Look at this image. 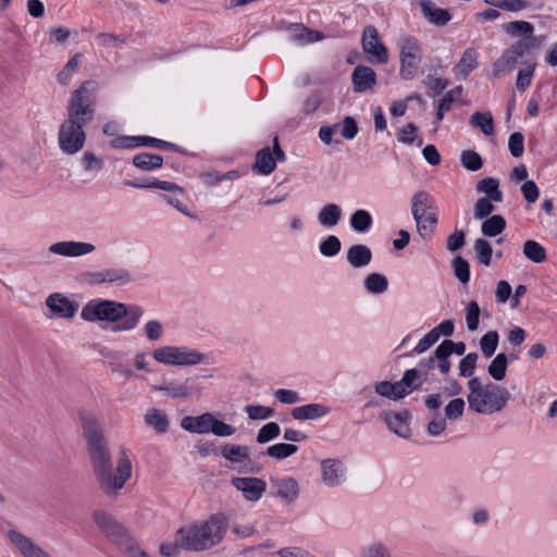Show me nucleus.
Instances as JSON below:
<instances>
[{
  "mask_svg": "<svg viewBox=\"0 0 557 557\" xmlns=\"http://www.w3.org/2000/svg\"><path fill=\"white\" fill-rule=\"evenodd\" d=\"M79 420L87 443L92 472L99 488L109 498H115L119 491L124 487L126 481L132 476V462L126 451L122 449L119 453L116 467L113 471L110 449L99 420L94 414H82Z\"/></svg>",
  "mask_w": 557,
  "mask_h": 557,
  "instance_id": "f257e3e1",
  "label": "nucleus"
},
{
  "mask_svg": "<svg viewBox=\"0 0 557 557\" xmlns=\"http://www.w3.org/2000/svg\"><path fill=\"white\" fill-rule=\"evenodd\" d=\"M96 88L95 82L86 81L73 92L69 107L70 116L60 127L59 139H85L83 126L92 119Z\"/></svg>",
  "mask_w": 557,
  "mask_h": 557,
  "instance_id": "f03ea898",
  "label": "nucleus"
},
{
  "mask_svg": "<svg viewBox=\"0 0 557 557\" xmlns=\"http://www.w3.org/2000/svg\"><path fill=\"white\" fill-rule=\"evenodd\" d=\"M143 310L138 306L127 308L122 302L113 300H91L87 302L81 312L83 320L87 322L108 321L115 323L112 327L113 331H129L133 330Z\"/></svg>",
  "mask_w": 557,
  "mask_h": 557,
  "instance_id": "7ed1b4c3",
  "label": "nucleus"
},
{
  "mask_svg": "<svg viewBox=\"0 0 557 557\" xmlns=\"http://www.w3.org/2000/svg\"><path fill=\"white\" fill-rule=\"evenodd\" d=\"M180 530V542L184 550L203 552L218 545L224 536L223 518L212 516L202 522L190 523Z\"/></svg>",
  "mask_w": 557,
  "mask_h": 557,
  "instance_id": "20e7f679",
  "label": "nucleus"
},
{
  "mask_svg": "<svg viewBox=\"0 0 557 557\" xmlns=\"http://www.w3.org/2000/svg\"><path fill=\"white\" fill-rule=\"evenodd\" d=\"M468 388L469 408L481 414L499 412L510 399L507 388L495 383L483 385L479 377H472L468 382Z\"/></svg>",
  "mask_w": 557,
  "mask_h": 557,
  "instance_id": "39448f33",
  "label": "nucleus"
},
{
  "mask_svg": "<svg viewBox=\"0 0 557 557\" xmlns=\"http://www.w3.org/2000/svg\"><path fill=\"white\" fill-rule=\"evenodd\" d=\"M92 520L111 542L116 544L129 557H150L141 550L136 543L128 536L125 528L109 512L96 510L92 512Z\"/></svg>",
  "mask_w": 557,
  "mask_h": 557,
  "instance_id": "423d86ee",
  "label": "nucleus"
},
{
  "mask_svg": "<svg viewBox=\"0 0 557 557\" xmlns=\"http://www.w3.org/2000/svg\"><path fill=\"white\" fill-rule=\"evenodd\" d=\"M411 210L420 236L430 240L437 224L434 199L425 191H418L412 197Z\"/></svg>",
  "mask_w": 557,
  "mask_h": 557,
  "instance_id": "0eeeda50",
  "label": "nucleus"
},
{
  "mask_svg": "<svg viewBox=\"0 0 557 557\" xmlns=\"http://www.w3.org/2000/svg\"><path fill=\"white\" fill-rule=\"evenodd\" d=\"M152 357L161 363L172 366H194L203 360V355L185 347L164 346L153 350Z\"/></svg>",
  "mask_w": 557,
  "mask_h": 557,
  "instance_id": "6e6552de",
  "label": "nucleus"
},
{
  "mask_svg": "<svg viewBox=\"0 0 557 557\" xmlns=\"http://www.w3.org/2000/svg\"><path fill=\"white\" fill-rule=\"evenodd\" d=\"M420 59L419 41L411 36L403 37L400 41V76L411 79L417 72Z\"/></svg>",
  "mask_w": 557,
  "mask_h": 557,
  "instance_id": "1a4fd4ad",
  "label": "nucleus"
},
{
  "mask_svg": "<svg viewBox=\"0 0 557 557\" xmlns=\"http://www.w3.org/2000/svg\"><path fill=\"white\" fill-rule=\"evenodd\" d=\"M531 49L527 48L524 41H516L508 47L502 55L493 63V76L499 78L511 72L520 58H523Z\"/></svg>",
  "mask_w": 557,
  "mask_h": 557,
  "instance_id": "9d476101",
  "label": "nucleus"
},
{
  "mask_svg": "<svg viewBox=\"0 0 557 557\" xmlns=\"http://www.w3.org/2000/svg\"><path fill=\"white\" fill-rule=\"evenodd\" d=\"M361 45L371 62L384 64L388 61L387 49L383 45L379 32L373 25H368L363 28Z\"/></svg>",
  "mask_w": 557,
  "mask_h": 557,
  "instance_id": "9b49d317",
  "label": "nucleus"
},
{
  "mask_svg": "<svg viewBox=\"0 0 557 557\" xmlns=\"http://www.w3.org/2000/svg\"><path fill=\"white\" fill-rule=\"evenodd\" d=\"M506 34L511 37H522L518 41H524L528 49H539L544 40L543 36H534V27L527 21H512L503 26Z\"/></svg>",
  "mask_w": 557,
  "mask_h": 557,
  "instance_id": "f8f14e48",
  "label": "nucleus"
},
{
  "mask_svg": "<svg viewBox=\"0 0 557 557\" xmlns=\"http://www.w3.org/2000/svg\"><path fill=\"white\" fill-rule=\"evenodd\" d=\"M231 483L248 502H258L267 490L265 481L256 476L233 478Z\"/></svg>",
  "mask_w": 557,
  "mask_h": 557,
  "instance_id": "ddd939ff",
  "label": "nucleus"
},
{
  "mask_svg": "<svg viewBox=\"0 0 557 557\" xmlns=\"http://www.w3.org/2000/svg\"><path fill=\"white\" fill-rule=\"evenodd\" d=\"M8 539L23 557H51L30 537L26 536L17 530L10 529L8 531Z\"/></svg>",
  "mask_w": 557,
  "mask_h": 557,
  "instance_id": "4468645a",
  "label": "nucleus"
},
{
  "mask_svg": "<svg viewBox=\"0 0 557 557\" xmlns=\"http://www.w3.org/2000/svg\"><path fill=\"white\" fill-rule=\"evenodd\" d=\"M46 306L54 318L71 320L78 310V304L70 300L61 293H54L47 297Z\"/></svg>",
  "mask_w": 557,
  "mask_h": 557,
  "instance_id": "2eb2a0df",
  "label": "nucleus"
},
{
  "mask_svg": "<svg viewBox=\"0 0 557 557\" xmlns=\"http://www.w3.org/2000/svg\"><path fill=\"white\" fill-rule=\"evenodd\" d=\"M284 159L285 154L280 147L278 141H273V151L269 147L258 151L253 169L261 174L268 175L275 169L276 160L283 161Z\"/></svg>",
  "mask_w": 557,
  "mask_h": 557,
  "instance_id": "dca6fc26",
  "label": "nucleus"
},
{
  "mask_svg": "<svg viewBox=\"0 0 557 557\" xmlns=\"http://www.w3.org/2000/svg\"><path fill=\"white\" fill-rule=\"evenodd\" d=\"M271 494L285 504L294 503L299 495V485L294 478H270Z\"/></svg>",
  "mask_w": 557,
  "mask_h": 557,
  "instance_id": "f3484780",
  "label": "nucleus"
},
{
  "mask_svg": "<svg viewBox=\"0 0 557 557\" xmlns=\"http://www.w3.org/2000/svg\"><path fill=\"white\" fill-rule=\"evenodd\" d=\"M419 7L421 9L422 16L430 23L438 27H443L448 24L451 20V14L448 10L438 8L431 0H420Z\"/></svg>",
  "mask_w": 557,
  "mask_h": 557,
  "instance_id": "a211bd4d",
  "label": "nucleus"
},
{
  "mask_svg": "<svg viewBox=\"0 0 557 557\" xmlns=\"http://www.w3.org/2000/svg\"><path fill=\"white\" fill-rule=\"evenodd\" d=\"M95 250V246L81 242H59L49 247V251L65 257H79L90 253Z\"/></svg>",
  "mask_w": 557,
  "mask_h": 557,
  "instance_id": "6ab92c4d",
  "label": "nucleus"
},
{
  "mask_svg": "<svg viewBox=\"0 0 557 557\" xmlns=\"http://www.w3.org/2000/svg\"><path fill=\"white\" fill-rule=\"evenodd\" d=\"M89 282L94 284L102 283H128L132 281L131 273L125 269H104L88 274Z\"/></svg>",
  "mask_w": 557,
  "mask_h": 557,
  "instance_id": "aec40b11",
  "label": "nucleus"
},
{
  "mask_svg": "<svg viewBox=\"0 0 557 557\" xmlns=\"http://www.w3.org/2000/svg\"><path fill=\"white\" fill-rule=\"evenodd\" d=\"M351 79L354 84V90L356 92H363L372 89L375 86L376 74L369 66L358 65L354 69Z\"/></svg>",
  "mask_w": 557,
  "mask_h": 557,
  "instance_id": "412c9836",
  "label": "nucleus"
},
{
  "mask_svg": "<svg viewBox=\"0 0 557 557\" xmlns=\"http://www.w3.org/2000/svg\"><path fill=\"white\" fill-rule=\"evenodd\" d=\"M188 382L189 380H186L183 384L170 382L162 386H153V389L164 392L172 398H189L200 394V388L189 385Z\"/></svg>",
  "mask_w": 557,
  "mask_h": 557,
  "instance_id": "4be33fe9",
  "label": "nucleus"
},
{
  "mask_svg": "<svg viewBox=\"0 0 557 557\" xmlns=\"http://www.w3.org/2000/svg\"><path fill=\"white\" fill-rule=\"evenodd\" d=\"M213 414L206 412L198 417L186 416L182 419L181 426L191 433L203 434L210 432Z\"/></svg>",
  "mask_w": 557,
  "mask_h": 557,
  "instance_id": "5701e85b",
  "label": "nucleus"
},
{
  "mask_svg": "<svg viewBox=\"0 0 557 557\" xmlns=\"http://www.w3.org/2000/svg\"><path fill=\"white\" fill-rule=\"evenodd\" d=\"M322 480L327 486H335L341 483L343 465L336 459H325L321 462Z\"/></svg>",
  "mask_w": 557,
  "mask_h": 557,
  "instance_id": "b1692460",
  "label": "nucleus"
},
{
  "mask_svg": "<svg viewBox=\"0 0 557 557\" xmlns=\"http://www.w3.org/2000/svg\"><path fill=\"white\" fill-rule=\"evenodd\" d=\"M410 414L407 410L396 413H385L384 420L391 431L399 436L407 437L409 434V428L407 420Z\"/></svg>",
  "mask_w": 557,
  "mask_h": 557,
  "instance_id": "393cba45",
  "label": "nucleus"
},
{
  "mask_svg": "<svg viewBox=\"0 0 557 557\" xmlns=\"http://www.w3.org/2000/svg\"><path fill=\"white\" fill-rule=\"evenodd\" d=\"M111 145L115 149L121 148H136L139 146H150L157 149H166L178 152H186L185 149L181 148L173 141H111Z\"/></svg>",
  "mask_w": 557,
  "mask_h": 557,
  "instance_id": "a878e982",
  "label": "nucleus"
},
{
  "mask_svg": "<svg viewBox=\"0 0 557 557\" xmlns=\"http://www.w3.org/2000/svg\"><path fill=\"white\" fill-rule=\"evenodd\" d=\"M372 252L364 245H352L347 251V260L354 268H361L370 263Z\"/></svg>",
  "mask_w": 557,
  "mask_h": 557,
  "instance_id": "bb28decb",
  "label": "nucleus"
},
{
  "mask_svg": "<svg viewBox=\"0 0 557 557\" xmlns=\"http://www.w3.org/2000/svg\"><path fill=\"white\" fill-rule=\"evenodd\" d=\"M327 409L320 404H309L296 407L292 410V416L296 420H314L327 413Z\"/></svg>",
  "mask_w": 557,
  "mask_h": 557,
  "instance_id": "cd10ccee",
  "label": "nucleus"
},
{
  "mask_svg": "<svg viewBox=\"0 0 557 557\" xmlns=\"http://www.w3.org/2000/svg\"><path fill=\"white\" fill-rule=\"evenodd\" d=\"M473 128H480L486 137L494 134V122L491 112H474L469 120Z\"/></svg>",
  "mask_w": 557,
  "mask_h": 557,
  "instance_id": "c85d7f7f",
  "label": "nucleus"
},
{
  "mask_svg": "<svg viewBox=\"0 0 557 557\" xmlns=\"http://www.w3.org/2000/svg\"><path fill=\"white\" fill-rule=\"evenodd\" d=\"M145 423L158 433H165L169 429V419L166 413L159 409H149L144 417Z\"/></svg>",
  "mask_w": 557,
  "mask_h": 557,
  "instance_id": "c756f323",
  "label": "nucleus"
},
{
  "mask_svg": "<svg viewBox=\"0 0 557 557\" xmlns=\"http://www.w3.org/2000/svg\"><path fill=\"white\" fill-rule=\"evenodd\" d=\"M476 190L486 194L487 199L495 202L503 200V194L499 190V182L496 178L486 177L481 180L476 185Z\"/></svg>",
  "mask_w": 557,
  "mask_h": 557,
  "instance_id": "7c9ffc66",
  "label": "nucleus"
},
{
  "mask_svg": "<svg viewBox=\"0 0 557 557\" xmlns=\"http://www.w3.org/2000/svg\"><path fill=\"white\" fill-rule=\"evenodd\" d=\"M342 218V210L335 203L324 206L318 215L321 225L326 227L335 226Z\"/></svg>",
  "mask_w": 557,
  "mask_h": 557,
  "instance_id": "2f4dec72",
  "label": "nucleus"
},
{
  "mask_svg": "<svg viewBox=\"0 0 557 557\" xmlns=\"http://www.w3.org/2000/svg\"><path fill=\"white\" fill-rule=\"evenodd\" d=\"M163 159L158 154L139 153L133 158V164L141 170L151 171L162 166Z\"/></svg>",
  "mask_w": 557,
  "mask_h": 557,
  "instance_id": "473e14b6",
  "label": "nucleus"
},
{
  "mask_svg": "<svg viewBox=\"0 0 557 557\" xmlns=\"http://www.w3.org/2000/svg\"><path fill=\"white\" fill-rule=\"evenodd\" d=\"M523 255L535 263H542L547 259L545 248L537 242L529 239L523 245Z\"/></svg>",
  "mask_w": 557,
  "mask_h": 557,
  "instance_id": "72a5a7b5",
  "label": "nucleus"
},
{
  "mask_svg": "<svg viewBox=\"0 0 557 557\" xmlns=\"http://www.w3.org/2000/svg\"><path fill=\"white\" fill-rule=\"evenodd\" d=\"M221 455L232 462H242L249 457V448L245 445H230L222 447Z\"/></svg>",
  "mask_w": 557,
  "mask_h": 557,
  "instance_id": "f704fd0d",
  "label": "nucleus"
},
{
  "mask_svg": "<svg viewBox=\"0 0 557 557\" xmlns=\"http://www.w3.org/2000/svg\"><path fill=\"white\" fill-rule=\"evenodd\" d=\"M508 358L504 352H500L492 360L487 368V372L495 381H502L506 376Z\"/></svg>",
  "mask_w": 557,
  "mask_h": 557,
  "instance_id": "c9c22d12",
  "label": "nucleus"
},
{
  "mask_svg": "<svg viewBox=\"0 0 557 557\" xmlns=\"http://www.w3.org/2000/svg\"><path fill=\"white\" fill-rule=\"evenodd\" d=\"M506 227V221L502 215H492L482 223V233L485 236L494 237L499 235Z\"/></svg>",
  "mask_w": 557,
  "mask_h": 557,
  "instance_id": "e433bc0d",
  "label": "nucleus"
},
{
  "mask_svg": "<svg viewBox=\"0 0 557 557\" xmlns=\"http://www.w3.org/2000/svg\"><path fill=\"white\" fill-rule=\"evenodd\" d=\"M478 66V53L475 49L468 48L463 51L461 59L457 64V69L463 76H467Z\"/></svg>",
  "mask_w": 557,
  "mask_h": 557,
  "instance_id": "4c0bfd02",
  "label": "nucleus"
},
{
  "mask_svg": "<svg viewBox=\"0 0 557 557\" xmlns=\"http://www.w3.org/2000/svg\"><path fill=\"white\" fill-rule=\"evenodd\" d=\"M364 286L369 293L382 294L387 289V278L379 273H371L364 280Z\"/></svg>",
  "mask_w": 557,
  "mask_h": 557,
  "instance_id": "58836bf2",
  "label": "nucleus"
},
{
  "mask_svg": "<svg viewBox=\"0 0 557 557\" xmlns=\"http://www.w3.org/2000/svg\"><path fill=\"white\" fill-rule=\"evenodd\" d=\"M298 450L294 444L278 443L267 448L265 454L276 460L285 459Z\"/></svg>",
  "mask_w": 557,
  "mask_h": 557,
  "instance_id": "ea45409f",
  "label": "nucleus"
},
{
  "mask_svg": "<svg viewBox=\"0 0 557 557\" xmlns=\"http://www.w3.org/2000/svg\"><path fill=\"white\" fill-rule=\"evenodd\" d=\"M499 336L496 331H490L480 339V348L486 358L492 357L498 346Z\"/></svg>",
  "mask_w": 557,
  "mask_h": 557,
  "instance_id": "a19ab883",
  "label": "nucleus"
},
{
  "mask_svg": "<svg viewBox=\"0 0 557 557\" xmlns=\"http://www.w3.org/2000/svg\"><path fill=\"white\" fill-rule=\"evenodd\" d=\"M460 161L463 168L468 171H479L483 165L481 156L474 150H463L460 154Z\"/></svg>",
  "mask_w": 557,
  "mask_h": 557,
  "instance_id": "79ce46f5",
  "label": "nucleus"
},
{
  "mask_svg": "<svg viewBox=\"0 0 557 557\" xmlns=\"http://www.w3.org/2000/svg\"><path fill=\"white\" fill-rule=\"evenodd\" d=\"M372 224L371 214L366 210H357L351 214L350 225L357 232H366Z\"/></svg>",
  "mask_w": 557,
  "mask_h": 557,
  "instance_id": "37998d69",
  "label": "nucleus"
},
{
  "mask_svg": "<svg viewBox=\"0 0 557 557\" xmlns=\"http://www.w3.org/2000/svg\"><path fill=\"white\" fill-rule=\"evenodd\" d=\"M474 250L478 261L483 265H490L492 260L493 249L491 244L483 238H479L474 243Z\"/></svg>",
  "mask_w": 557,
  "mask_h": 557,
  "instance_id": "c03bdc74",
  "label": "nucleus"
},
{
  "mask_svg": "<svg viewBox=\"0 0 557 557\" xmlns=\"http://www.w3.org/2000/svg\"><path fill=\"white\" fill-rule=\"evenodd\" d=\"M481 309L479 304L471 300L466 307V322L470 332H474L479 327Z\"/></svg>",
  "mask_w": 557,
  "mask_h": 557,
  "instance_id": "a18cd8bd",
  "label": "nucleus"
},
{
  "mask_svg": "<svg viewBox=\"0 0 557 557\" xmlns=\"http://www.w3.org/2000/svg\"><path fill=\"white\" fill-rule=\"evenodd\" d=\"M281 433V428L276 422H269L264 424L257 434V442L265 444L276 438Z\"/></svg>",
  "mask_w": 557,
  "mask_h": 557,
  "instance_id": "49530a36",
  "label": "nucleus"
},
{
  "mask_svg": "<svg viewBox=\"0 0 557 557\" xmlns=\"http://www.w3.org/2000/svg\"><path fill=\"white\" fill-rule=\"evenodd\" d=\"M527 63L528 67L524 70H520L517 76L516 86L520 91L527 90V88L531 85L532 76L536 66V63L534 61Z\"/></svg>",
  "mask_w": 557,
  "mask_h": 557,
  "instance_id": "de8ad7c7",
  "label": "nucleus"
},
{
  "mask_svg": "<svg viewBox=\"0 0 557 557\" xmlns=\"http://www.w3.org/2000/svg\"><path fill=\"white\" fill-rule=\"evenodd\" d=\"M160 554L164 557H175L183 549V545L180 542V530L176 531L173 542H164L160 545Z\"/></svg>",
  "mask_w": 557,
  "mask_h": 557,
  "instance_id": "09e8293b",
  "label": "nucleus"
},
{
  "mask_svg": "<svg viewBox=\"0 0 557 557\" xmlns=\"http://www.w3.org/2000/svg\"><path fill=\"white\" fill-rule=\"evenodd\" d=\"M453 265L457 278L463 284L468 283L470 280V270L468 261L462 257L458 256L454 259Z\"/></svg>",
  "mask_w": 557,
  "mask_h": 557,
  "instance_id": "8fccbe9b",
  "label": "nucleus"
},
{
  "mask_svg": "<svg viewBox=\"0 0 557 557\" xmlns=\"http://www.w3.org/2000/svg\"><path fill=\"white\" fill-rule=\"evenodd\" d=\"M341 240L335 235H330L320 244V252L325 257H333L341 250Z\"/></svg>",
  "mask_w": 557,
  "mask_h": 557,
  "instance_id": "3c124183",
  "label": "nucleus"
},
{
  "mask_svg": "<svg viewBox=\"0 0 557 557\" xmlns=\"http://www.w3.org/2000/svg\"><path fill=\"white\" fill-rule=\"evenodd\" d=\"M465 410V400L462 398H454L445 406V416L449 420H458Z\"/></svg>",
  "mask_w": 557,
  "mask_h": 557,
  "instance_id": "603ef678",
  "label": "nucleus"
},
{
  "mask_svg": "<svg viewBox=\"0 0 557 557\" xmlns=\"http://www.w3.org/2000/svg\"><path fill=\"white\" fill-rule=\"evenodd\" d=\"M121 126L116 122H109L103 127V134L109 137H117V139H156L151 136H125L120 133Z\"/></svg>",
  "mask_w": 557,
  "mask_h": 557,
  "instance_id": "864d4df0",
  "label": "nucleus"
},
{
  "mask_svg": "<svg viewBox=\"0 0 557 557\" xmlns=\"http://www.w3.org/2000/svg\"><path fill=\"white\" fill-rule=\"evenodd\" d=\"M478 354L470 352L466 355L459 362L460 375L469 377L473 374L476 367Z\"/></svg>",
  "mask_w": 557,
  "mask_h": 557,
  "instance_id": "5fc2aeb1",
  "label": "nucleus"
},
{
  "mask_svg": "<svg viewBox=\"0 0 557 557\" xmlns=\"http://www.w3.org/2000/svg\"><path fill=\"white\" fill-rule=\"evenodd\" d=\"M246 412L251 420H265L273 416V409L261 405H248Z\"/></svg>",
  "mask_w": 557,
  "mask_h": 557,
  "instance_id": "6e6d98bb",
  "label": "nucleus"
},
{
  "mask_svg": "<svg viewBox=\"0 0 557 557\" xmlns=\"http://www.w3.org/2000/svg\"><path fill=\"white\" fill-rule=\"evenodd\" d=\"M492 201L493 200H490L487 198L478 199L474 205V211H473L474 218L481 220V219L488 216L495 209Z\"/></svg>",
  "mask_w": 557,
  "mask_h": 557,
  "instance_id": "4d7b16f0",
  "label": "nucleus"
},
{
  "mask_svg": "<svg viewBox=\"0 0 557 557\" xmlns=\"http://www.w3.org/2000/svg\"><path fill=\"white\" fill-rule=\"evenodd\" d=\"M210 428V432L216 436H231L235 433V428L233 425L220 421L214 417L212 418Z\"/></svg>",
  "mask_w": 557,
  "mask_h": 557,
  "instance_id": "13d9d810",
  "label": "nucleus"
},
{
  "mask_svg": "<svg viewBox=\"0 0 557 557\" xmlns=\"http://www.w3.org/2000/svg\"><path fill=\"white\" fill-rule=\"evenodd\" d=\"M441 354L448 352L449 355L456 354L458 356H462L466 352V344L463 342L455 343L450 339H445L441 344Z\"/></svg>",
  "mask_w": 557,
  "mask_h": 557,
  "instance_id": "bf43d9fd",
  "label": "nucleus"
},
{
  "mask_svg": "<svg viewBox=\"0 0 557 557\" xmlns=\"http://www.w3.org/2000/svg\"><path fill=\"white\" fill-rule=\"evenodd\" d=\"M362 557H391V554L382 543H373L362 549Z\"/></svg>",
  "mask_w": 557,
  "mask_h": 557,
  "instance_id": "052dcab7",
  "label": "nucleus"
},
{
  "mask_svg": "<svg viewBox=\"0 0 557 557\" xmlns=\"http://www.w3.org/2000/svg\"><path fill=\"white\" fill-rule=\"evenodd\" d=\"M521 193L529 203H534L540 196L539 187L533 181H525L521 186Z\"/></svg>",
  "mask_w": 557,
  "mask_h": 557,
  "instance_id": "680f3d73",
  "label": "nucleus"
},
{
  "mask_svg": "<svg viewBox=\"0 0 557 557\" xmlns=\"http://www.w3.org/2000/svg\"><path fill=\"white\" fill-rule=\"evenodd\" d=\"M84 169L90 172H98L102 169L103 162L92 152L86 151L83 157Z\"/></svg>",
  "mask_w": 557,
  "mask_h": 557,
  "instance_id": "e2e57ef3",
  "label": "nucleus"
},
{
  "mask_svg": "<svg viewBox=\"0 0 557 557\" xmlns=\"http://www.w3.org/2000/svg\"><path fill=\"white\" fill-rule=\"evenodd\" d=\"M438 341L437 333L431 330L428 334H425L417 344L413 351L417 354H422L428 350L432 345H434Z\"/></svg>",
  "mask_w": 557,
  "mask_h": 557,
  "instance_id": "0e129e2a",
  "label": "nucleus"
},
{
  "mask_svg": "<svg viewBox=\"0 0 557 557\" xmlns=\"http://www.w3.org/2000/svg\"><path fill=\"white\" fill-rule=\"evenodd\" d=\"M338 129L343 137L351 139L357 135L358 126L352 117L346 116L343 121V125L339 126Z\"/></svg>",
  "mask_w": 557,
  "mask_h": 557,
  "instance_id": "69168bd1",
  "label": "nucleus"
},
{
  "mask_svg": "<svg viewBox=\"0 0 557 557\" xmlns=\"http://www.w3.org/2000/svg\"><path fill=\"white\" fill-rule=\"evenodd\" d=\"M274 395L282 404L293 405L300 400L298 393L292 389L280 388L275 391Z\"/></svg>",
  "mask_w": 557,
  "mask_h": 557,
  "instance_id": "338daca9",
  "label": "nucleus"
},
{
  "mask_svg": "<svg viewBox=\"0 0 557 557\" xmlns=\"http://www.w3.org/2000/svg\"><path fill=\"white\" fill-rule=\"evenodd\" d=\"M466 234L463 231H455L447 238L446 247L450 251H457L465 245Z\"/></svg>",
  "mask_w": 557,
  "mask_h": 557,
  "instance_id": "774afa93",
  "label": "nucleus"
}]
</instances>
